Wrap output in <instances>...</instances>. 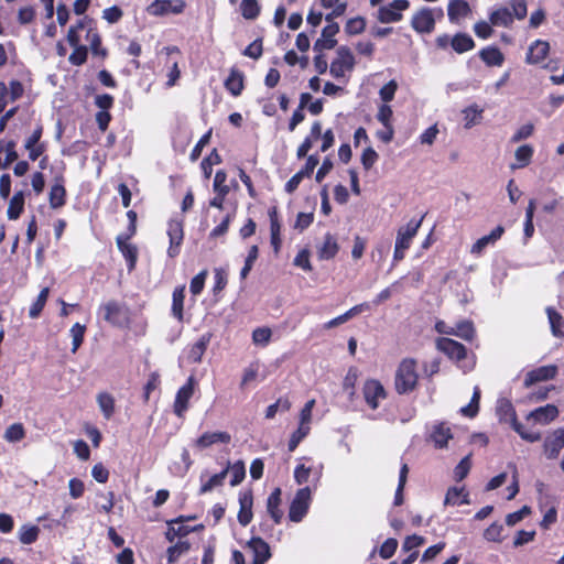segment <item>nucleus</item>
I'll list each match as a JSON object with an SVG mask.
<instances>
[{
    "instance_id": "2f4dec72",
    "label": "nucleus",
    "mask_w": 564,
    "mask_h": 564,
    "mask_svg": "<svg viewBox=\"0 0 564 564\" xmlns=\"http://www.w3.org/2000/svg\"><path fill=\"white\" fill-rule=\"evenodd\" d=\"M469 503L468 494L465 489L458 487H451L445 496V506H462Z\"/></svg>"
},
{
    "instance_id": "2eb2a0df",
    "label": "nucleus",
    "mask_w": 564,
    "mask_h": 564,
    "mask_svg": "<svg viewBox=\"0 0 564 564\" xmlns=\"http://www.w3.org/2000/svg\"><path fill=\"white\" fill-rule=\"evenodd\" d=\"M239 512L238 521L241 525H248L252 520V505L253 498L250 490H242L239 492Z\"/></svg>"
},
{
    "instance_id": "bf43d9fd",
    "label": "nucleus",
    "mask_w": 564,
    "mask_h": 564,
    "mask_svg": "<svg viewBox=\"0 0 564 564\" xmlns=\"http://www.w3.org/2000/svg\"><path fill=\"white\" fill-rule=\"evenodd\" d=\"M503 525L498 522L491 523L484 532V538L490 542H500L502 540Z\"/></svg>"
},
{
    "instance_id": "a211bd4d",
    "label": "nucleus",
    "mask_w": 564,
    "mask_h": 564,
    "mask_svg": "<svg viewBox=\"0 0 564 564\" xmlns=\"http://www.w3.org/2000/svg\"><path fill=\"white\" fill-rule=\"evenodd\" d=\"M558 415V410L554 404H546L531 411L528 415V420H532L538 424H547L555 420Z\"/></svg>"
},
{
    "instance_id": "09e8293b",
    "label": "nucleus",
    "mask_w": 564,
    "mask_h": 564,
    "mask_svg": "<svg viewBox=\"0 0 564 564\" xmlns=\"http://www.w3.org/2000/svg\"><path fill=\"white\" fill-rule=\"evenodd\" d=\"M240 9L242 17L248 20L256 19L260 13V7L257 0H242Z\"/></svg>"
},
{
    "instance_id": "a18cd8bd",
    "label": "nucleus",
    "mask_w": 564,
    "mask_h": 564,
    "mask_svg": "<svg viewBox=\"0 0 564 564\" xmlns=\"http://www.w3.org/2000/svg\"><path fill=\"white\" fill-rule=\"evenodd\" d=\"M50 290L48 288H44L41 290L40 294L37 295V299L35 302L31 305L29 310V316L31 318H36L41 314L42 310L45 306V303L48 297Z\"/></svg>"
},
{
    "instance_id": "1a4fd4ad",
    "label": "nucleus",
    "mask_w": 564,
    "mask_h": 564,
    "mask_svg": "<svg viewBox=\"0 0 564 564\" xmlns=\"http://www.w3.org/2000/svg\"><path fill=\"white\" fill-rule=\"evenodd\" d=\"M364 399L366 403L376 410L379 406L381 400L387 397L383 386L375 379H369L365 382L362 388Z\"/></svg>"
},
{
    "instance_id": "9d476101",
    "label": "nucleus",
    "mask_w": 564,
    "mask_h": 564,
    "mask_svg": "<svg viewBox=\"0 0 564 564\" xmlns=\"http://www.w3.org/2000/svg\"><path fill=\"white\" fill-rule=\"evenodd\" d=\"M167 236L170 238V247L167 254L171 258L176 257L180 253V246L184 238L183 220L178 218H172L167 225Z\"/></svg>"
},
{
    "instance_id": "ddd939ff",
    "label": "nucleus",
    "mask_w": 564,
    "mask_h": 564,
    "mask_svg": "<svg viewBox=\"0 0 564 564\" xmlns=\"http://www.w3.org/2000/svg\"><path fill=\"white\" fill-rule=\"evenodd\" d=\"M423 221V216L420 219H411L405 226H401L397 231L395 243L409 249L412 239L416 236Z\"/></svg>"
},
{
    "instance_id": "dca6fc26",
    "label": "nucleus",
    "mask_w": 564,
    "mask_h": 564,
    "mask_svg": "<svg viewBox=\"0 0 564 564\" xmlns=\"http://www.w3.org/2000/svg\"><path fill=\"white\" fill-rule=\"evenodd\" d=\"M247 546L253 554L252 564H265L271 557L270 546L261 538H252Z\"/></svg>"
},
{
    "instance_id": "39448f33",
    "label": "nucleus",
    "mask_w": 564,
    "mask_h": 564,
    "mask_svg": "<svg viewBox=\"0 0 564 564\" xmlns=\"http://www.w3.org/2000/svg\"><path fill=\"white\" fill-rule=\"evenodd\" d=\"M410 2L408 0H393L388 6L380 7L377 19L381 23L399 22L402 19V11L408 10Z\"/></svg>"
},
{
    "instance_id": "aec40b11",
    "label": "nucleus",
    "mask_w": 564,
    "mask_h": 564,
    "mask_svg": "<svg viewBox=\"0 0 564 564\" xmlns=\"http://www.w3.org/2000/svg\"><path fill=\"white\" fill-rule=\"evenodd\" d=\"M129 238H130V235H128L126 237L122 235L118 236L117 237V246L128 262L129 271H131L134 269L135 263H137L138 250L133 245L128 242Z\"/></svg>"
},
{
    "instance_id": "3c124183",
    "label": "nucleus",
    "mask_w": 564,
    "mask_h": 564,
    "mask_svg": "<svg viewBox=\"0 0 564 564\" xmlns=\"http://www.w3.org/2000/svg\"><path fill=\"white\" fill-rule=\"evenodd\" d=\"M189 550V543L187 541H178L176 544L167 549V561L174 563L182 554Z\"/></svg>"
},
{
    "instance_id": "412c9836",
    "label": "nucleus",
    "mask_w": 564,
    "mask_h": 564,
    "mask_svg": "<svg viewBox=\"0 0 564 564\" xmlns=\"http://www.w3.org/2000/svg\"><path fill=\"white\" fill-rule=\"evenodd\" d=\"M547 315L551 333L558 339H564V317L552 306L545 308Z\"/></svg>"
},
{
    "instance_id": "f03ea898",
    "label": "nucleus",
    "mask_w": 564,
    "mask_h": 564,
    "mask_svg": "<svg viewBox=\"0 0 564 564\" xmlns=\"http://www.w3.org/2000/svg\"><path fill=\"white\" fill-rule=\"evenodd\" d=\"M444 15L442 8H427L423 7L417 10L411 19V26L417 33H431L435 28L436 20L442 19Z\"/></svg>"
},
{
    "instance_id": "72a5a7b5",
    "label": "nucleus",
    "mask_w": 564,
    "mask_h": 564,
    "mask_svg": "<svg viewBox=\"0 0 564 564\" xmlns=\"http://www.w3.org/2000/svg\"><path fill=\"white\" fill-rule=\"evenodd\" d=\"M185 299V286L174 289L172 294V315L180 322L183 321V307Z\"/></svg>"
},
{
    "instance_id": "4d7b16f0",
    "label": "nucleus",
    "mask_w": 564,
    "mask_h": 564,
    "mask_svg": "<svg viewBox=\"0 0 564 564\" xmlns=\"http://www.w3.org/2000/svg\"><path fill=\"white\" fill-rule=\"evenodd\" d=\"M311 427L308 425L301 424L297 430L292 434L289 441V451L293 452L301 441L310 433Z\"/></svg>"
},
{
    "instance_id": "774afa93",
    "label": "nucleus",
    "mask_w": 564,
    "mask_h": 564,
    "mask_svg": "<svg viewBox=\"0 0 564 564\" xmlns=\"http://www.w3.org/2000/svg\"><path fill=\"white\" fill-rule=\"evenodd\" d=\"M398 547V541L395 539H387L379 551V554L382 558H390L393 556Z\"/></svg>"
},
{
    "instance_id": "6ab92c4d",
    "label": "nucleus",
    "mask_w": 564,
    "mask_h": 564,
    "mask_svg": "<svg viewBox=\"0 0 564 564\" xmlns=\"http://www.w3.org/2000/svg\"><path fill=\"white\" fill-rule=\"evenodd\" d=\"M339 26L337 23H328L322 31V37L314 44V50H332L336 45L335 35L338 33Z\"/></svg>"
},
{
    "instance_id": "603ef678",
    "label": "nucleus",
    "mask_w": 564,
    "mask_h": 564,
    "mask_svg": "<svg viewBox=\"0 0 564 564\" xmlns=\"http://www.w3.org/2000/svg\"><path fill=\"white\" fill-rule=\"evenodd\" d=\"M271 336L272 332L269 327H258L252 332V341L258 346H267Z\"/></svg>"
},
{
    "instance_id": "e2e57ef3",
    "label": "nucleus",
    "mask_w": 564,
    "mask_h": 564,
    "mask_svg": "<svg viewBox=\"0 0 564 564\" xmlns=\"http://www.w3.org/2000/svg\"><path fill=\"white\" fill-rule=\"evenodd\" d=\"M366 21L361 17L349 19L345 25V31L350 35H356L365 30Z\"/></svg>"
},
{
    "instance_id": "c85d7f7f",
    "label": "nucleus",
    "mask_w": 564,
    "mask_h": 564,
    "mask_svg": "<svg viewBox=\"0 0 564 564\" xmlns=\"http://www.w3.org/2000/svg\"><path fill=\"white\" fill-rule=\"evenodd\" d=\"M338 249L339 247L335 237L330 234H326L322 246L318 248V257L322 260H329L337 254Z\"/></svg>"
},
{
    "instance_id": "a19ab883",
    "label": "nucleus",
    "mask_w": 564,
    "mask_h": 564,
    "mask_svg": "<svg viewBox=\"0 0 564 564\" xmlns=\"http://www.w3.org/2000/svg\"><path fill=\"white\" fill-rule=\"evenodd\" d=\"M475 327L470 321H460L455 324L453 336L470 341L475 337Z\"/></svg>"
},
{
    "instance_id": "20e7f679",
    "label": "nucleus",
    "mask_w": 564,
    "mask_h": 564,
    "mask_svg": "<svg viewBox=\"0 0 564 564\" xmlns=\"http://www.w3.org/2000/svg\"><path fill=\"white\" fill-rule=\"evenodd\" d=\"M355 65V57L350 50L340 46L337 50V57L330 63L329 73L335 78H341L347 72H350Z\"/></svg>"
},
{
    "instance_id": "6e6d98bb",
    "label": "nucleus",
    "mask_w": 564,
    "mask_h": 564,
    "mask_svg": "<svg viewBox=\"0 0 564 564\" xmlns=\"http://www.w3.org/2000/svg\"><path fill=\"white\" fill-rule=\"evenodd\" d=\"M214 286H213V292L214 294H217L219 292H221L226 285H227V281H228V274H227V271L223 268H216L214 270Z\"/></svg>"
},
{
    "instance_id": "49530a36",
    "label": "nucleus",
    "mask_w": 564,
    "mask_h": 564,
    "mask_svg": "<svg viewBox=\"0 0 564 564\" xmlns=\"http://www.w3.org/2000/svg\"><path fill=\"white\" fill-rule=\"evenodd\" d=\"M40 529L36 525H22L19 530V540L23 544H32L36 541Z\"/></svg>"
},
{
    "instance_id": "bb28decb",
    "label": "nucleus",
    "mask_w": 564,
    "mask_h": 564,
    "mask_svg": "<svg viewBox=\"0 0 564 564\" xmlns=\"http://www.w3.org/2000/svg\"><path fill=\"white\" fill-rule=\"evenodd\" d=\"M282 491L280 488H275L267 500V510L275 523H280L283 512L280 510Z\"/></svg>"
},
{
    "instance_id": "393cba45",
    "label": "nucleus",
    "mask_w": 564,
    "mask_h": 564,
    "mask_svg": "<svg viewBox=\"0 0 564 564\" xmlns=\"http://www.w3.org/2000/svg\"><path fill=\"white\" fill-rule=\"evenodd\" d=\"M550 50V45L546 41L536 40L534 41L531 46L529 47L528 54H527V62L529 64H538L542 62Z\"/></svg>"
},
{
    "instance_id": "5701e85b",
    "label": "nucleus",
    "mask_w": 564,
    "mask_h": 564,
    "mask_svg": "<svg viewBox=\"0 0 564 564\" xmlns=\"http://www.w3.org/2000/svg\"><path fill=\"white\" fill-rule=\"evenodd\" d=\"M470 13V7L466 0H451L447 7V15L451 22L457 23Z\"/></svg>"
},
{
    "instance_id": "37998d69",
    "label": "nucleus",
    "mask_w": 564,
    "mask_h": 564,
    "mask_svg": "<svg viewBox=\"0 0 564 564\" xmlns=\"http://www.w3.org/2000/svg\"><path fill=\"white\" fill-rule=\"evenodd\" d=\"M465 128L469 129L475 124H478L481 120L482 109L478 106H470L463 110Z\"/></svg>"
},
{
    "instance_id": "b1692460",
    "label": "nucleus",
    "mask_w": 564,
    "mask_h": 564,
    "mask_svg": "<svg viewBox=\"0 0 564 564\" xmlns=\"http://www.w3.org/2000/svg\"><path fill=\"white\" fill-rule=\"evenodd\" d=\"M496 413L501 422L510 423L513 427L519 422L512 403L507 399H499L497 402Z\"/></svg>"
},
{
    "instance_id": "5fc2aeb1",
    "label": "nucleus",
    "mask_w": 564,
    "mask_h": 564,
    "mask_svg": "<svg viewBox=\"0 0 564 564\" xmlns=\"http://www.w3.org/2000/svg\"><path fill=\"white\" fill-rule=\"evenodd\" d=\"M72 47L74 51L68 57L69 63L75 66L83 65L87 59L88 48L82 44Z\"/></svg>"
},
{
    "instance_id": "4be33fe9",
    "label": "nucleus",
    "mask_w": 564,
    "mask_h": 564,
    "mask_svg": "<svg viewBox=\"0 0 564 564\" xmlns=\"http://www.w3.org/2000/svg\"><path fill=\"white\" fill-rule=\"evenodd\" d=\"M231 436L227 432H206L196 441V446L199 448H207L214 444H228Z\"/></svg>"
},
{
    "instance_id": "c9c22d12",
    "label": "nucleus",
    "mask_w": 564,
    "mask_h": 564,
    "mask_svg": "<svg viewBox=\"0 0 564 564\" xmlns=\"http://www.w3.org/2000/svg\"><path fill=\"white\" fill-rule=\"evenodd\" d=\"M270 217V231H271V245L274 248V251L278 252L281 245V225L278 219V212L275 207H272L269 210Z\"/></svg>"
},
{
    "instance_id": "ea45409f",
    "label": "nucleus",
    "mask_w": 564,
    "mask_h": 564,
    "mask_svg": "<svg viewBox=\"0 0 564 564\" xmlns=\"http://www.w3.org/2000/svg\"><path fill=\"white\" fill-rule=\"evenodd\" d=\"M97 403L105 419L109 420L115 412V399L108 392H100L97 395Z\"/></svg>"
},
{
    "instance_id": "680f3d73",
    "label": "nucleus",
    "mask_w": 564,
    "mask_h": 564,
    "mask_svg": "<svg viewBox=\"0 0 564 564\" xmlns=\"http://www.w3.org/2000/svg\"><path fill=\"white\" fill-rule=\"evenodd\" d=\"M513 19L523 20L528 13L527 0H509Z\"/></svg>"
},
{
    "instance_id": "79ce46f5",
    "label": "nucleus",
    "mask_w": 564,
    "mask_h": 564,
    "mask_svg": "<svg viewBox=\"0 0 564 564\" xmlns=\"http://www.w3.org/2000/svg\"><path fill=\"white\" fill-rule=\"evenodd\" d=\"M24 207V195L22 192H18L13 195L9 203L7 210L9 219H18L23 212Z\"/></svg>"
},
{
    "instance_id": "0eeeda50",
    "label": "nucleus",
    "mask_w": 564,
    "mask_h": 564,
    "mask_svg": "<svg viewBox=\"0 0 564 564\" xmlns=\"http://www.w3.org/2000/svg\"><path fill=\"white\" fill-rule=\"evenodd\" d=\"M436 348L445 354L449 359L460 362L466 358L467 350L465 346L452 338L440 337L436 339Z\"/></svg>"
},
{
    "instance_id": "a878e982",
    "label": "nucleus",
    "mask_w": 564,
    "mask_h": 564,
    "mask_svg": "<svg viewBox=\"0 0 564 564\" xmlns=\"http://www.w3.org/2000/svg\"><path fill=\"white\" fill-rule=\"evenodd\" d=\"M212 334H203L199 339L193 344L188 350L187 358L192 362H200L203 355L206 351L208 344L210 343Z\"/></svg>"
},
{
    "instance_id": "13d9d810",
    "label": "nucleus",
    "mask_w": 564,
    "mask_h": 564,
    "mask_svg": "<svg viewBox=\"0 0 564 564\" xmlns=\"http://www.w3.org/2000/svg\"><path fill=\"white\" fill-rule=\"evenodd\" d=\"M228 470L225 469L218 474L213 475L202 487H200V494H206L210 490H213L215 487H218L223 485L224 479L226 478Z\"/></svg>"
},
{
    "instance_id": "c03bdc74",
    "label": "nucleus",
    "mask_w": 564,
    "mask_h": 564,
    "mask_svg": "<svg viewBox=\"0 0 564 564\" xmlns=\"http://www.w3.org/2000/svg\"><path fill=\"white\" fill-rule=\"evenodd\" d=\"M104 318L109 323H116L120 313V304L116 301H109L100 306Z\"/></svg>"
},
{
    "instance_id": "e433bc0d",
    "label": "nucleus",
    "mask_w": 564,
    "mask_h": 564,
    "mask_svg": "<svg viewBox=\"0 0 564 564\" xmlns=\"http://www.w3.org/2000/svg\"><path fill=\"white\" fill-rule=\"evenodd\" d=\"M226 89L235 97L239 96L243 89V75L241 72L232 69L225 80Z\"/></svg>"
},
{
    "instance_id": "69168bd1",
    "label": "nucleus",
    "mask_w": 564,
    "mask_h": 564,
    "mask_svg": "<svg viewBox=\"0 0 564 564\" xmlns=\"http://www.w3.org/2000/svg\"><path fill=\"white\" fill-rule=\"evenodd\" d=\"M234 216L235 210L232 213L227 214L225 218L221 220V223L210 231V237L217 238L225 235L228 231L229 225L232 221Z\"/></svg>"
},
{
    "instance_id": "8fccbe9b",
    "label": "nucleus",
    "mask_w": 564,
    "mask_h": 564,
    "mask_svg": "<svg viewBox=\"0 0 564 564\" xmlns=\"http://www.w3.org/2000/svg\"><path fill=\"white\" fill-rule=\"evenodd\" d=\"M85 332H86V326L82 325L79 323L74 324L72 326V328L69 329V335L72 337V344H73V347H72L73 352H76L77 349L80 347V345L84 340Z\"/></svg>"
},
{
    "instance_id": "58836bf2",
    "label": "nucleus",
    "mask_w": 564,
    "mask_h": 564,
    "mask_svg": "<svg viewBox=\"0 0 564 564\" xmlns=\"http://www.w3.org/2000/svg\"><path fill=\"white\" fill-rule=\"evenodd\" d=\"M532 155H533V148L531 145L524 144V145L519 147L514 153L517 163L512 164L511 169L516 170V169H522V167L527 166L530 163Z\"/></svg>"
},
{
    "instance_id": "4468645a",
    "label": "nucleus",
    "mask_w": 564,
    "mask_h": 564,
    "mask_svg": "<svg viewBox=\"0 0 564 564\" xmlns=\"http://www.w3.org/2000/svg\"><path fill=\"white\" fill-rule=\"evenodd\" d=\"M564 448V429L555 430L546 436L543 444L544 454L549 459H554Z\"/></svg>"
},
{
    "instance_id": "f3484780",
    "label": "nucleus",
    "mask_w": 564,
    "mask_h": 564,
    "mask_svg": "<svg viewBox=\"0 0 564 564\" xmlns=\"http://www.w3.org/2000/svg\"><path fill=\"white\" fill-rule=\"evenodd\" d=\"M453 438L451 429L445 423H436L432 426L430 440L436 448L443 449L448 445V441Z\"/></svg>"
},
{
    "instance_id": "6e6552de",
    "label": "nucleus",
    "mask_w": 564,
    "mask_h": 564,
    "mask_svg": "<svg viewBox=\"0 0 564 564\" xmlns=\"http://www.w3.org/2000/svg\"><path fill=\"white\" fill-rule=\"evenodd\" d=\"M227 174L225 171L219 170L216 172L213 183V189L215 192V197L209 200V206L215 207L217 209L224 208V202L226 196L230 192L229 185L226 184Z\"/></svg>"
},
{
    "instance_id": "9b49d317",
    "label": "nucleus",
    "mask_w": 564,
    "mask_h": 564,
    "mask_svg": "<svg viewBox=\"0 0 564 564\" xmlns=\"http://www.w3.org/2000/svg\"><path fill=\"white\" fill-rule=\"evenodd\" d=\"M195 379L191 376L186 383L182 386L175 397L174 401V413L182 417L188 408V401L193 397L194 388H195Z\"/></svg>"
},
{
    "instance_id": "cd10ccee",
    "label": "nucleus",
    "mask_w": 564,
    "mask_h": 564,
    "mask_svg": "<svg viewBox=\"0 0 564 564\" xmlns=\"http://www.w3.org/2000/svg\"><path fill=\"white\" fill-rule=\"evenodd\" d=\"M489 21L495 26L509 28L513 23V15L510 9L501 7L490 13Z\"/></svg>"
},
{
    "instance_id": "f8f14e48",
    "label": "nucleus",
    "mask_w": 564,
    "mask_h": 564,
    "mask_svg": "<svg viewBox=\"0 0 564 564\" xmlns=\"http://www.w3.org/2000/svg\"><path fill=\"white\" fill-rule=\"evenodd\" d=\"M556 375L557 367L555 365L541 366L527 372L524 387L529 388L538 382L554 379Z\"/></svg>"
},
{
    "instance_id": "7ed1b4c3",
    "label": "nucleus",
    "mask_w": 564,
    "mask_h": 564,
    "mask_svg": "<svg viewBox=\"0 0 564 564\" xmlns=\"http://www.w3.org/2000/svg\"><path fill=\"white\" fill-rule=\"evenodd\" d=\"M312 492L308 487L301 488L291 502L289 518L293 522H300L308 511Z\"/></svg>"
},
{
    "instance_id": "f257e3e1",
    "label": "nucleus",
    "mask_w": 564,
    "mask_h": 564,
    "mask_svg": "<svg viewBox=\"0 0 564 564\" xmlns=\"http://www.w3.org/2000/svg\"><path fill=\"white\" fill-rule=\"evenodd\" d=\"M419 375L416 372V361L408 358L401 361L395 373V390L403 394L414 390Z\"/></svg>"
},
{
    "instance_id": "0e129e2a",
    "label": "nucleus",
    "mask_w": 564,
    "mask_h": 564,
    "mask_svg": "<svg viewBox=\"0 0 564 564\" xmlns=\"http://www.w3.org/2000/svg\"><path fill=\"white\" fill-rule=\"evenodd\" d=\"M471 467L470 455L465 456L455 467L454 476L457 481L463 480L469 473Z\"/></svg>"
},
{
    "instance_id": "473e14b6",
    "label": "nucleus",
    "mask_w": 564,
    "mask_h": 564,
    "mask_svg": "<svg viewBox=\"0 0 564 564\" xmlns=\"http://www.w3.org/2000/svg\"><path fill=\"white\" fill-rule=\"evenodd\" d=\"M451 46L456 53L463 54L473 50L475 47V42L470 35L466 33H457L452 37Z\"/></svg>"
},
{
    "instance_id": "c756f323",
    "label": "nucleus",
    "mask_w": 564,
    "mask_h": 564,
    "mask_svg": "<svg viewBox=\"0 0 564 564\" xmlns=\"http://www.w3.org/2000/svg\"><path fill=\"white\" fill-rule=\"evenodd\" d=\"M66 191L63 185V178H56V183L51 187L48 199L52 208H59L65 204Z\"/></svg>"
},
{
    "instance_id": "7c9ffc66",
    "label": "nucleus",
    "mask_w": 564,
    "mask_h": 564,
    "mask_svg": "<svg viewBox=\"0 0 564 564\" xmlns=\"http://www.w3.org/2000/svg\"><path fill=\"white\" fill-rule=\"evenodd\" d=\"M482 62L488 66H501L505 57L496 46H487L479 52Z\"/></svg>"
},
{
    "instance_id": "052dcab7",
    "label": "nucleus",
    "mask_w": 564,
    "mask_h": 564,
    "mask_svg": "<svg viewBox=\"0 0 564 564\" xmlns=\"http://www.w3.org/2000/svg\"><path fill=\"white\" fill-rule=\"evenodd\" d=\"M230 474H231L230 485L231 486L239 485L246 476L245 464L240 460L236 462L234 465L230 466Z\"/></svg>"
},
{
    "instance_id": "4c0bfd02",
    "label": "nucleus",
    "mask_w": 564,
    "mask_h": 564,
    "mask_svg": "<svg viewBox=\"0 0 564 564\" xmlns=\"http://www.w3.org/2000/svg\"><path fill=\"white\" fill-rule=\"evenodd\" d=\"M91 20L87 17L80 19L75 25L70 26L67 32V42L70 46L80 45V36L79 32L83 30H88L90 28Z\"/></svg>"
},
{
    "instance_id": "338daca9",
    "label": "nucleus",
    "mask_w": 564,
    "mask_h": 564,
    "mask_svg": "<svg viewBox=\"0 0 564 564\" xmlns=\"http://www.w3.org/2000/svg\"><path fill=\"white\" fill-rule=\"evenodd\" d=\"M378 153L371 147L365 149L361 154V164L365 170H370L378 161Z\"/></svg>"
},
{
    "instance_id": "de8ad7c7",
    "label": "nucleus",
    "mask_w": 564,
    "mask_h": 564,
    "mask_svg": "<svg viewBox=\"0 0 564 564\" xmlns=\"http://www.w3.org/2000/svg\"><path fill=\"white\" fill-rule=\"evenodd\" d=\"M24 436L25 430L21 423L11 424L4 432V440L9 443L20 442Z\"/></svg>"
},
{
    "instance_id": "423d86ee",
    "label": "nucleus",
    "mask_w": 564,
    "mask_h": 564,
    "mask_svg": "<svg viewBox=\"0 0 564 564\" xmlns=\"http://www.w3.org/2000/svg\"><path fill=\"white\" fill-rule=\"evenodd\" d=\"M185 2L183 0H154L147 12L153 17H163L167 14H178L183 12Z\"/></svg>"
},
{
    "instance_id": "f704fd0d",
    "label": "nucleus",
    "mask_w": 564,
    "mask_h": 564,
    "mask_svg": "<svg viewBox=\"0 0 564 564\" xmlns=\"http://www.w3.org/2000/svg\"><path fill=\"white\" fill-rule=\"evenodd\" d=\"M86 40L89 43L93 55L101 58L107 56V50L101 46L100 35L94 28H88L86 32Z\"/></svg>"
},
{
    "instance_id": "864d4df0",
    "label": "nucleus",
    "mask_w": 564,
    "mask_h": 564,
    "mask_svg": "<svg viewBox=\"0 0 564 564\" xmlns=\"http://www.w3.org/2000/svg\"><path fill=\"white\" fill-rule=\"evenodd\" d=\"M259 256V249L258 246L253 245L250 247L248 251V256L245 261V265L240 271V278L243 280L248 276L249 272L251 271L254 261L258 259Z\"/></svg>"
}]
</instances>
